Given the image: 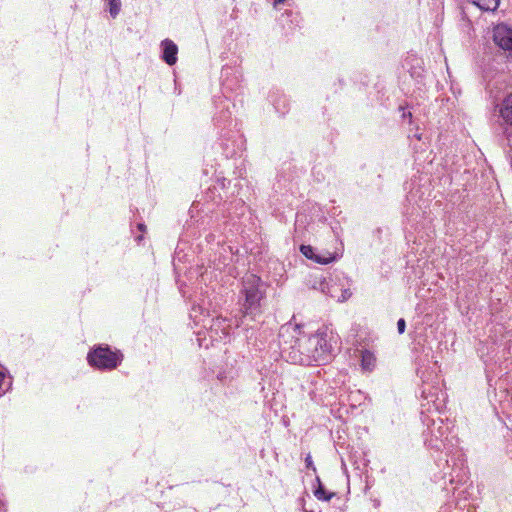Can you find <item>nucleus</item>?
<instances>
[{"label":"nucleus","instance_id":"f257e3e1","mask_svg":"<svg viewBox=\"0 0 512 512\" xmlns=\"http://www.w3.org/2000/svg\"><path fill=\"white\" fill-rule=\"evenodd\" d=\"M439 392H432L426 387L422 390V397L426 403H422V421L427 426L423 431L424 443L429 449L435 451H445L450 459H446V465L451 467L450 472H444V475H449L451 484L464 485L468 481V468L464 453L458 447V439L453 433V426L448 422L437 417H430L426 413L439 414L445 407V394Z\"/></svg>","mask_w":512,"mask_h":512},{"label":"nucleus","instance_id":"f03ea898","mask_svg":"<svg viewBox=\"0 0 512 512\" xmlns=\"http://www.w3.org/2000/svg\"><path fill=\"white\" fill-rule=\"evenodd\" d=\"M279 347L286 361L299 365L325 363L332 355V345L325 332L305 334L297 324H285L279 331Z\"/></svg>","mask_w":512,"mask_h":512},{"label":"nucleus","instance_id":"7ed1b4c3","mask_svg":"<svg viewBox=\"0 0 512 512\" xmlns=\"http://www.w3.org/2000/svg\"><path fill=\"white\" fill-rule=\"evenodd\" d=\"M190 318L196 326L202 329L196 332L197 341L200 347L208 348L214 345L215 342H225L229 339L231 330V320L223 317L211 318L208 310L205 307V302L202 300L201 304L192 303Z\"/></svg>","mask_w":512,"mask_h":512},{"label":"nucleus","instance_id":"20e7f679","mask_svg":"<svg viewBox=\"0 0 512 512\" xmlns=\"http://www.w3.org/2000/svg\"><path fill=\"white\" fill-rule=\"evenodd\" d=\"M505 367L499 366V371L487 370V380L489 385L488 396L491 402H498L503 411L512 407V374L508 369L510 363L505 360Z\"/></svg>","mask_w":512,"mask_h":512},{"label":"nucleus","instance_id":"39448f33","mask_svg":"<svg viewBox=\"0 0 512 512\" xmlns=\"http://www.w3.org/2000/svg\"><path fill=\"white\" fill-rule=\"evenodd\" d=\"M241 294L243 296L240 308L242 317L250 316L254 319L261 313L260 302L264 297L260 277L254 274L246 275L242 282Z\"/></svg>","mask_w":512,"mask_h":512},{"label":"nucleus","instance_id":"423d86ee","mask_svg":"<svg viewBox=\"0 0 512 512\" xmlns=\"http://www.w3.org/2000/svg\"><path fill=\"white\" fill-rule=\"evenodd\" d=\"M123 355L120 351H113L109 346H98L87 355L90 366L99 370H113L120 365Z\"/></svg>","mask_w":512,"mask_h":512},{"label":"nucleus","instance_id":"0eeeda50","mask_svg":"<svg viewBox=\"0 0 512 512\" xmlns=\"http://www.w3.org/2000/svg\"><path fill=\"white\" fill-rule=\"evenodd\" d=\"M469 489H473L472 485H469L463 489L455 487V499L442 506L440 508V512H473L475 507L472 503L469 502V498L472 495Z\"/></svg>","mask_w":512,"mask_h":512},{"label":"nucleus","instance_id":"6e6552de","mask_svg":"<svg viewBox=\"0 0 512 512\" xmlns=\"http://www.w3.org/2000/svg\"><path fill=\"white\" fill-rule=\"evenodd\" d=\"M226 179L218 180L215 185L210 187L204 196V203L201 204L200 201H196L192 204L191 212L203 211V212H211L213 205H219L223 199V195L220 193V189L223 190L225 187Z\"/></svg>","mask_w":512,"mask_h":512},{"label":"nucleus","instance_id":"1a4fd4ad","mask_svg":"<svg viewBox=\"0 0 512 512\" xmlns=\"http://www.w3.org/2000/svg\"><path fill=\"white\" fill-rule=\"evenodd\" d=\"M494 116L502 127H512V92L494 106Z\"/></svg>","mask_w":512,"mask_h":512},{"label":"nucleus","instance_id":"9d476101","mask_svg":"<svg viewBox=\"0 0 512 512\" xmlns=\"http://www.w3.org/2000/svg\"><path fill=\"white\" fill-rule=\"evenodd\" d=\"M494 43L502 50L508 52L512 58V28L506 24H498L493 29Z\"/></svg>","mask_w":512,"mask_h":512},{"label":"nucleus","instance_id":"9b49d317","mask_svg":"<svg viewBox=\"0 0 512 512\" xmlns=\"http://www.w3.org/2000/svg\"><path fill=\"white\" fill-rule=\"evenodd\" d=\"M215 106L217 109L216 115H215V122L217 125L226 124L230 122L232 117V109L235 108V104L232 103L228 98L226 97H219L218 100L215 102Z\"/></svg>","mask_w":512,"mask_h":512},{"label":"nucleus","instance_id":"f8f14e48","mask_svg":"<svg viewBox=\"0 0 512 512\" xmlns=\"http://www.w3.org/2000/svg\"><path fill=\"white\" fill-rule=\"evenodd\" d=\"M300 251L306 258L313 260L318 264H328L335 260V256L332 253L328 251L317 253L310 245H301Z\"/></svg>","mask_w":512,"mask_h":512},{"label":"nucleus","instance_id":"ddd939ff","mask_svg":"<svg viewBox=\"0 0 512 512\" xmlns=\"http://www.w3.org/2000/svg\"><path fill=\"white\" fill-rule=\"evenodd\" d=\"M162 55L161 59L169 66L174 65L177 62L178 47L170 39H164L160 43Z\"/></svg>","mask_w":512,"mask_h":512},{"label":"nucleus","instance_id":"4468645a","mask_svg":"<svg viewBox=\"0 0 512 512\" xmlns=\"http://www.w3.org/2000/svg\"><path fill=\"white\" fill-rule=\"evenodd\" d=\"M321 290L330 297L336 298L338 302H344L352 295L350 289H339L336 285H330L329 282L321 283Z\"/></svg>","mask_w":512,"mask_h":512},{"label":"nucleus","instance_id":"2eb2a0df","mask_svg":"<svg viewBox=\"0 0 512 512\" xmlns=\"http://www.w3.org/2000/svg\"><path fill=\"white\" fill-rule=\"evenodd\" d=\"M501 146L505 157L510 163L512 168V130L510 128L505 127L502 132L501 137Z\"/></svg>","mask_w":512,"mask_h":512},{"label":"nucleus","instance_id":"dca6fc26","mask_svg":"<svg viewBox=\"0 0 512 512\" xmlns=\"http://www.w3.org/2000/svg\"><path fill=\"white\" fill-rule=\"evenodd\" d=\"M376 365V357L368 350L361 352V367L365 372H371Z\"/></svg>","mask_w":512,"mask_h":512},{"label":"nucleus","instance_id":"f3484780","mask_svg":"<svg viewBox=\"0 0 512 512\" xmlns=\"http://www.w3.org/2000/svg\"><path fill=\"white\" fill-rule=\"evenodd\" d=\"M482 11L494 12L500 4V0H470Z\"/></svg>","mask_w":512,"mask_h":512},{"label":"nucleus","instance_id":"a211bd4d","mask_svg":"<svg viewBox=\"0 0 512 512\" xmlns=\"http://www.w3.org/2000/svg\"><path fill=\"white\" fill-rule=\"evenodd\" d=\"M12 388V377L7 375V370H0V397Z\"/></svg>","mask_w":512,"mask_h":512},{"label":"nucleus","instance_id":"6ab92c4d","mask_svg":"<svg viewBox=\"0 0 512 512\" xmlns=\"http://www.w3.org/2000/svg\"><path fill=\"white\" fill-rule=\"evenodd\" d=\"M316 481L318 483L317 487L314 490V495L318 500L322 501H329L333 496L334 493H328L323 484L321 483L319 477L316 478Z\"/></svg>","mask_w":512,"mask_h":512},{"label":"nucleus","instance_id":"aec40b11","mask_svg":"<svg viewBox=\"0 0 512 512\" xmlns=\"http://www.w3.org/2000/svg\"><path fill=\"white\" fill-rule=\"evenodd\" d=\"M109 4V13L112 18H116L121 10V1L120 0H108Z\"/></svg>","mask_w":512,"mask_h":512},{"label":"nucleus","instance_id":"412c9836","mask_svg":"<svg viewBox=\"0 0 512 512\" xmlns=\"http://www.w3.org/2000/svg\"><path fill=\"white\" fill-rule=\"evenodd\" d=\"M406 322L403 318H400L397 322V330L399 334H403L405 332Z\"/></svg>","mask_w":512,"mask_h":512},{"label":"nucleus","instance_id":"4be33fe9","mask_svg":"<svg viewBox=\"0 0 512 512\" xmlns=\"http://www.w3.org/2000/svg\"><path fill=\"white\" fill-rule=\"evenodd\" d=\"M305 463H306V467L307 468H312L314 471H315V467L313 466V461H312V458L310 455H308L306 458H305Z\"/></svg>","mask_w":512,"mask_h":512},{"label":"nucleus","instance_id":"5701e85b","mask_svg":"<svg viewBox=\"0 0 512 512\" xmlns=\"http://www.w3.org/2000/svg\"><path fill=\"white\" fill-rule=\"evenodd\" d=\"M285 0H274L273 6L277 8L280 4H283Z\"/></svg>","mask_w":512,"mask_h":512},{"label":"nucleus","instance_id":"b1692460","mask_svg":"<svg viewBox=\"0 0 512 512\" xmlns=\"http://www.w3.org/2000/svg\"><path fill=\"white\" fill-rule=\"evenodd\" d=\"M478 352L480 353L481 357L484 358L485 355H484V346L482 345L481 347L478 348Z\"/></svg>","mask_w":512,"mask_h":512},{"label":"nucleus","instance_id":"393cba45","mask_svg":"<svg viewBox=\"0 0 512 512\" xmlns=\"http://www.w3.org/2000/svg\"><path fill=\"white\" fill-rule=\"evenodd\" d=\"M5 511H6V510H5L4 506H3V501H2V499L0 498V512H5Z\"/></svg>","mask_w":512,"mask_h":512},{"label":"nucleus","instance_id":"a878e982","mask_svg":"<svg viewBox=\"0 0 512 512\" xmlns=\"http://www.w3.org/2000/svg\"><path fill=\"white\" fill-rule=\"evenodd\" d=\"M138 229H139L140 231H144V230H145V225H144V224H142V223H139V224H138Z\"/></svg>","mask_w":512,"mask_h":512},{"label":"nucleus","instance_id":"bb28decb","mask_svg":"<svg viewBox=\"0 0 512 512\" xmlns=\"http://www.w3.org/2000/svg\"><path fill=\"white\" fill-rule=\"evenodd\" d=\"M417 374H418V375H420V377H421V378H423V377H424V372H423V371H421V369H420V368H418V369H417Z\"/></svg>","mask_w":512,"mask_h":512}]
</instances>
